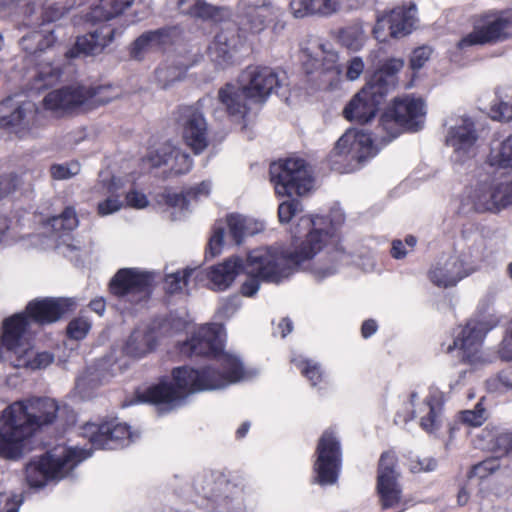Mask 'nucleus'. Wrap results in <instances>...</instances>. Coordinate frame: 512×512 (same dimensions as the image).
I'll return each instance as SVG.
<instances>
[{
    "label": "nucleus",
    "instance_id": "2",
    "mask_svg": "<svg viewBox=\"0 0 512 512\" xmlns=\"http://www.w3.org/2000/svg\"><path fill=\"white\" fill-rule=\"evenodd\" d=\"M58 404L48 397L19 400L8 405L0 420V448H17L57 418Z\"/></svg>",
    "mask_w": 512,
    "mask_h": 512
},
{
    "label": "nucleus",
    "instance_id": "20",
    "mask_svg": "<svg viewBox=\"0 0 512 512\" xmlns=\"http://www.w3.org/2000/svg\"><path fill=\"white\" fill-rule=\"evenodd\" d=\"M386 96L366 83L343 110L344 117L358 124H366L375 118Z\"/></svg>",
    "mask_w": 512,
    "mask_h": 512
},
{
    "label": "nucleus",
    "instance_id": "11",
    "mask_svg": "<svg viewBox=\"0 0 512 512\" xmlns=\"http://www.w3.org/2000/svg\"><path fill=\"white\" fill-rule=\"evenodd\" d=\"M512 38V8L483 15L473 30L462 37L457 48L494 45Z\"/></svg>",
    "mask_w": 512,
    "mask_h": 512
},
{
    "label": "nucleus",
    "instance_id": "10",
    "mask_svg": "<svg viewBox=\"0 0 512 512\" xmlns=\"http://www.w3.org/2000/svg\"><path fill=\"white\" fill-rule=\"evenodd\" d=\"M373 140L369 133L349 130L335 143L327 155V162L331 170L349 173L369 158L372 154Z\"/></svg>",
    "mask_w": 512,
    "mask_h": 512
},
{
    "label": "nucleus",
    "instance_id": "43",
    "mask_svg": "<svg viewBox=\"0 0 512 512\" xmlns=\"http://www.w3.org/2000/svg\"><path fill=\"white\" fill-rule=\"evenodd\" d=\"M134 0H99L91 10V17L96 21H108L122 14Z\"/></svg>",
    "mask_w": 512,
    "mask_h": 512
},
{
    "label": "nucleus",
    "instance_id": "53",
    "mask_svg": "<svg viewBox=\"0 0 512 512\" xmlns=\"http://www.w3.org/2000/svg\"><path fill=\"white\" fill-rule=\"evenodd\" d=\"M54 360V357L49 352H39L32 359L27 360L25 354L17 356L16 361L13 363L14 367H28L33 370L45 368L50 365Z\"/></svg>",
    "mask_w": 512,
    "mask_h": 512
},
{
    "label": "nucleus",
    "instance_id": "35",
    "mask_svg": "<svg viewBox=\"0 0 512 512\" xmlns=\"http://www.w3.org/2000/svg\"><path fill=\"white\" fill-rule=\"evenodd\" d=\"M315 464L316 481L320 485L334 484L338 478L340 450H318Z\"/></svg>",
    "mask_w": 512,
    "mask_h": 512
},
{
    "label": "nucleus",
    "instance_id": "58",
    "mask_svg": "<svg viewBox=\"0 0 512 512\" xmlns=\"http://www.w3.org/2000/svg\"><path fill=\"white\" fill-rule=\"evenodd\" d=\"M490 116L493 120L510 122L512 121V95L508 101H499L490 107Z\"/></svg>",
    "mask_w": 512,
    "mask_h": 512
},
{
    "label": "nucleus",
    "instance_id": "54",
    "mask_svg": "<svg viewBox=\"0 0 512 512\" xmlns=\"http://www.w3.org/2000/svg\"><path fill=\"white\" fill-rule=\"evenodd\" d=\"M459 419L462 423L469 426H481L486 420V409L484 408L482 402H478L474 406V409L461 411L459 414Z\"/></svg>",
    "mask_w": 512,
    "mask_h": 512
},
{
    "label": "nucleus",
    "instance_id": "42",
    "mask_svg": "<svg viewBox=\"0 0 512 512\" xmlns=\"http://www.w3.org/2000/svg\"><path fill=\"white\" fill-rule=\"evenodd\" d=\"M495 193H494V184H488V183H481L479 184L471 198H472V204L473 208L478 213H484V212H492L496 213L498 206H496L495 200Z\"/></svg>",
    "mask_w": 512,
    "mask_h": 512
},
{
    "label": "nucleus",
    "instance_id": "63",
    "mask_svg": "<svg viewBox=\"0 0 512 512\" xmlns=\"http://www.w3.org/2000/svg\"><path fill=\"white\" fill-rule=\"evenodd\" d=\"M20 185V178L15 173L0 175V200L14 193Z\"/></svg>",
    "mask_w": 512,
    "mask_h": 512
},
{
    "label": "nucleus",
    "instance_id": "60",
    "mask_svg": "<svg viewBox=\"0 0 512 512\" xmlns=\"http://www.w3.org/2000/svg\"><path fill=\"white\" fill-rule=\"evenodd\" d=\"M80 166L78 162L73 161L69 164H53L50 167L51 177L55 180L69 179L79 173Z\"/></svg>",
    "mask_w": 512,
    "mask_h": 512
},
{
    "label": "nucleus",
    "instance_id": "61",
    "mask_svg": "<svg viewBox=\"0 0 512 512\" xmlns=\"http://www.w3.org/2000/svg\"><path fill=\"white\" fill-rule=\"evenodd\" d=\"M390 24L391 22L387 12L379 15L372 30L374 38L379 42H386L388 39L393 38L389 27Z\"/></svg>",
    "mask_w": 512,
    "mask_h": 512
},
{
    "label": "nucleus",
    "instance_id": "25",
    "mask_svg": "<svg viewBox=\"0 0 512 512\" xmlns=\"http://www.w3.org/2000/svg\"><path fill=\"white\" fill-rule=\"evenodd\" d=\"M270 16L268 5L240 0L236 6L235 23L243 34H259L267 27Z\"/></svg>",
    "mask_w": 512,
    "mask_h": 512
},
{
    "label": "nucleus",
    "instance_id": "45",
    "mask_svg": "<svg viewBox=\"0 0 512 512\" xmlns=\"http://www.w3.org/2000/svg\"><path fill=\"white\" fill-rule=\"evenodd\" d=\"M179 6L185 13L204 20L214 19L219 14L217 7L203 0H180Z\"/></svg>",
    "mask_w": 512,
    "mask_h": 512
},
{
    "label": "nucleus",
    "instance_id": "40",
    "mask_svg": "<svg viewBox=\"0 0 512 512\" xmlns=\"http://www.w3.org/2000/svg\"><path fill=\"white\" fill-rule=\"evenodd\" d=\"M194 277L195 281H202L200 267H186L174 273L167 274L164 278L165 292L169 295L179 294L187 287L189 279Z\"/></svg>",
    "mask_w": 512,
    "mask_h": 512
},
{
    "label": "nucleus",
    "instance_id": "19",
    "mask_svg": "<svg viewBox=\"0 0 512 512\" xmlns=\"http://www.w3.org/2000/svg\"><path fill=\"white\" fill-rule=\"evenodd\" d=\"M396 458L392 450L382 453L379 460L377 491L383 509L395 508L401 504L402 489L398 483Z\"/></svg>",
    "mask_w": 512,
    "mask_h": 512
},
{
    "label": "nucleus",
    "instance_id": "26",
    "mask_svg": "<svg viewBox=\"0 0 512 512\" xmlns=\"http://www.w3.org/2000/svg\"><path fill=\"white\" fill-rule=\"evenodd\" d=\"M173 44L171 28L163 27L142 33L129 46V56L143 60L148 53L164 52Z\"/></svg>",
    "mask_w": 512,
    "mask_h": 512
},
{
    "label": "nucleus",
    "instance_id": "30",
    "mask_svg": "<svg viewBox=\"0 0 512 512\" xmlns=\"http://www.w3.org/2000/svg\"><path fill=\"white\" fill-rule=\"evenodd\" d=\"M218 100L231 118L244 120L250 111L243 83L241 86L226 83L218 90Z\"/></svg>",
    "mask_w": 512,
    "mask_h": 512
},
{
    "label": "nucleus",
    "instance_id": "36",
    "mask_svg": "<svg viewBox=\"0 0 512 512\" xmlns=\"http://www.w3.org/2000/svg\"><path fill=\"white\" fill-rule=\"evenodd\" d=\"M415 12L416 5L414 3L397 6L387 12L393 38H400L412 32Z\"/></svg>",
    "mask_w": 512,
    "mask_h": 512
},
{
    "label": "nucleus",
    "instance_id": "12",
    "mask_svg": "<svg viewBox=\"0 0 512 512\" xmlns=\"http://www.w3.org/2000/svg\"><path fill=\"white\" fill-rule=\"evenodd\" d=\"M223 372L211 365L194 368L188 373V377H194L196 389L203 391L224 388L228 384L237 383L248 378L242 361L235 355L222 352L219 356Z\"/></svg>",
    "mask_w": 512,
    "mask_h": 512
},
{
    "label": "nucleus",
    "instance_id": "64",
    "mask_svg": "<svg viewBox=\"0 0 512 512\" xmlns=\"http://www.w3.org/2000/svg\"><path fill=\"white\" fill-rule=\"evenodd\" d=\"M160 196L164 203L169 207L187 209L189 206V196L187 195V191L185 193H171L169 191H165Z\"/></svg>",
    "mask_w": 512,
    "mask_h": 512
},
{
    "label": "nucleus",
    "instance_id": "18",
    "mask_svg": "<svg viewBox=\"0 0 512 512\" xmlns=\"http://www.w3.org/2000/svg\"><path fill=\"white\" fill-rule=\"evenodd\" d=\"M177 114L184 143L194 154L202 153L209 145L208 127L202 112L194 106L183 105L178 107Z\"/></svg>",
    "mask_w": 512,
    "mask_h": 512
},
{
    "label": "nucleus",
    "instance_id": "55",
    "mask_svg": "<svg viewBox=\"0 0 512 512\" xmlns=\"http://www.w3.org/2000/svg\"><path fill=\"white\" fill-rule=\"evenodd\" d=\"M303 207L300 200L292 198L284 201L278 206V219L282 224L289 223L292 218L302 212Z\"/></svg>",
    "mask_w": 512,
    "mask_h": 512
},
{
    "label": "nucleus",
    "instance_id": "23",
    "mask_svg": "<svg viewBox=\"0 0 512 512\" xmlns=\"http://www.w3.org/2000/svg\"><path fill=\"white\" fill-rule=\"evenodd\" d=\"M116 35V28L109 24L101 25L93 31L78 36L72 47L65 52V57L74 59L81 56H98L114 41Z\"/></svg>",
    "mask_w": 512,
    "mask_h": 512
},
{
    "label": "nucleus",
    "instance_id": "47",
    "mask_svg": "<svg viewBox=\"0 0 512 512\" xmlns=\"http://www.w3.org/2000/svg\"><path fill=\"white\" fill-rule=\"evenodd\" d=\"M486 386L490 392L501 393L512 390V364L488 378Z\"/></svg>",
    "mask_w": 512,
    "mask_h": 512
},
{
    "label": "nucleus",
    "instance_id": "9",
    "mask_svg": "<svg viewBox=\"0 0 512 512\" xmlns=\"http://www.w3.org/2000/svg\"><path fill=\"white\" fill-rule=\"evenodd\" d=\"M499 323L500 318L494 314L484 320H468L454 334L451 343L441 344V350L447 354L457 350L462 363L474 364L481 358V348L487 333L497 327Z\"/></svg>",
    "mask_w": 512,
    "mask_h": 512
},
{
    "label": "nucleus",
    "instance_id": "51",
    "mask_svg": "<svg viewBox=\"0 0 512 512\" xmlns=\"http://www.w3.org/2000/svg\"><path fill=\"white\" fill-rule=\"evenodd\" d=\"M433 49L428 45H422L413 49L409 57V68L412 71V81L417 76V73L429 61Z\"/></svg>",
    "mask_w": 512,
    "mask_h": 512
},
{
    "label": "nucleus",
    "instance_id": "59",
    "mask_svg": "<svg viewBox=\"0 0 512 512\" xmlns=\"http://www.w3.org/2000/svg\"><path fill=\"white\" fill-rule=\"evenodd\" d=\"M417 239L413 235H407L404 239V242L400 239H394L391 243L390 254L394 259H403L406 257L408 250L405 249V245L409 247V250L412 251L416 246Z\"/></svg>",
    "mask_w": 512,
    "mask_h": 512
},
{
    "label": "nucleus",
    "instance_id": "41",
    "mask_svg": "<svg viewBox=\"0 0 512 512\" xmlns=\"http://www.w3.org/2000/svg\"><path fill=\"white\" fill-rule=\"evenodd\" d=\"M486 163L496 169H512V133L498 145L491 146Z\"/></svg>",
    "mask_w": 512,
    "mask_h": 512
},
{
    "label": "nucleus",
    "instance_id": "8",
    "mask_svg": "<svg viewBox=\"0 0 512 512\" xmlns=\"http://www.w3.org/2000/svg\"><path fill=\"white\" fill-rule=\"evenodd\" d=\"M44 120L43 113L31 101L17 102L9 96L0 102V128L19 139L36 137Z\"/></svg>",
    "mask_w": 512,
    "mask_h": 512
},
{
    "label": "nucleus",
    "instance_id": "34",
    "mask_svg": "<svg viewBox=\"0 0 512 512\" xmlns=\"http://www.w3.org/2000/svg\"><path fill=\"white\" fill-rule=\"evenodd\" d=\"M56 42V37L51 29L34 30L27 33L20 40V45L30 58V61H36L41 53L52 47Z\"/></svg>",
    "mask_w": 512,
    "mask_h": 512
},
{
    "label": "nucleus",
    "instance_id": "16",
    "mask_svg": "<svg viewBox=\"0 0 512 512\" xmlns=\"http://www.w3.org/2000/svg\"><path fill=\"white\" fill-rule=\"evenodd\" d=\"M77 302L73 298H36L26 305L22 312L29 324L45 326L57 322L76 310Z\"/></svg>",
    "mask_w": 512,
    "mask_h": 512
},
{
    "label": "nucleus",
    "instance_id": "7",
    "mask_svg": "<svg viewBox=\"0 0 512 512\" xmlns=\"http://www.w3.org/2000/svg\"><path fill=\"white\" fill-rule=\"evenodd\" d=\"M270 181L278 196H304L313 188L314 177L309 163L299 157L274 161L269 167Z\"/></svg>",
    "mask_w": 512,
    "mask_h": 512
},
{
    "label": "nucleus",
    "instance_id": "5",
    "mask_svg": "<svg viewBox=\"0 0 512 512\" xmlns=\"http://www.w3.org/2000/svg\"><path fill=\"white\" fill-rule=\"evenodd\" d=\"M54 450L30 461L25 468V479L32 489L43 488L50 481L64 478L78 463L92 456L93 450H63L55 455Z\"/></svg>",
    "mask_w": 512,
    "mask_h": 512
},
{
    "label": "nucleus",
    "instance_id": "24",
    "mask_svg": "<svg viewBox=\"0 0 512 512\" xmlns=\"http://www.w3.org/2000/svg\"><path fill=\"white\" fill-rule=\"evenodd\" d=\"M30 327L27 317L20 312L3 320L0 335V360H5L4 352L17 356L28 351L25 335Z\"/></svg>",
    "mask_w": 512,
    "mask_h": 512
},
{
    "label": "nucleus",
    "instance_id": "39",
    "mask_svg": "<svg viewBox=\"0 0 512 512\" xmlns=\"http://www.w3.org/2000/svg\"><path fill=\"white\" fill-rule=\"evenodd\" d=\"M307 56L308 58L303 62V69L306 74H312L317 71L322 74L334 73L340 75L342 73V68L338 64V54L334 51H325L323 49L321 59L311 57L310 55Z\"/></svg>",
    "mask_w": 512,
    "mask_h": 512
},
{
    "label": "nucleus",
    "instance_id": "46",
    "mask_svg": "<svg viewBox=\"0 0 512 512\" xmlns=\"http://www.w3.org/2000/svg\"><path fill=\"white\" fill-rule=\"evenodd\" d=\"M48 223L55 232L62 235L74 230L78 226L79 221L75 208L67 206L61 214L51 217Z\"/></svg>",
    "mask_w": 512,
    "mask_h": 512
},
{
    "label": "nucleus",
    "instance_id": "17",
    "mask_svg": "<svg viewBox=\"0 0 512 512\" xmlns=\"http://www.w3.org/2000/svg\"><path fill=\"white\" fill-rule=\"evenodd\" d=\"M246 98L263 103L271 93L280 87L278 73L268 66L249 65L240 74Z\"/></svg>",
    "mask_w": 512,
    "mask_h": 512
},
{
    "label": "nucleus",
    "instance_id": "14",
    "mask_svg": "<svg viewBox=\"0 0 512 512\" xmlns=\"http://www.w3.org/2000/svg\"><path fill=\"white\" fill-rule=\"evenodd\" d=\"M190 371H193L191 366L173 368V383L160 382L148 387L142 393V400L151 404H171L187 395L201 392L194 385V377L187 376Z\"/></svg>",
    "mask_w": 512,
    "mask_h": 512
},
{
    "label": "nucleus",
    "instance_id": "27",
    "mask_svg": "<svg viewBox=\"0 0 512 512\" xmlns=\"http://www.w3.org/2000/svg\"><path fill=\"white\" fill-rule=\"evenodd\" d=\"M242 266V260L235 257L210 266L207 269L200 268L202 281L207 280V287L213 291H225L232 285Z\"/></svg>",
    "mask_w": 512,
    "mask_h": 512
},
{
    "label": "nucleus",
    "instance_id": "22",
    "mask_svg": "<svg viewBox=\"0 0 512 512\" xmlns=\"http://www.w3.org/2000/svg\"><path fill=\"white\" fill-rule=\"evenodd\" d=\"M82 430L83 435L93 446H104L109 442L133 441L138 437L127 423L120 422L116 417L102 419L99 423L88 422Z\"/></svg>",
    "mask_w": 512,
    "mask_h": 512
},
{
    "label": "nucleus",
    "instance_id": "48",
    "mask_svg": "<svg viewBox=\"0 0 512 512\" xmlns=\"http://www.w3.org/2000/svg\"><path fill=\"white\" fill-rule=\"evenodd\" d=\"M226 221L229 236L236 245H240L248 230L246 218L239 214L232 213L227 215Z\"/></svg>",
    "mask_w": 512,
    "mask_h": 512
},
{
    "label": "nucleus",
    "instance_id": "44",
    "mask_svg": "<svg viewBox=\"0 0 512 512\" xmlns=\"http://www.w3.org/2000/svg\"><path fill=\"white\" fill-rule=\"evenodd\" d=\"M170 161H172V164L168 170L163 172V179L185 175L189 173L193 167V160L190 155L174 146Z\"/></svg>",
    "mask_w": 512,
    "mask_h": 512
},
{
    "label": "nucleus",
    "instance_id": "33",
    "mask_svg": "<svg viewBox=\"0 0 512 512\" xmlns=\"http://www.w3.org/2000/svg\"><path fill=\"white\" fill-rule=\"evenodd\" d=\"M29 88L36 92H41L56 85L63 74L59 65L53 62H36L32 69Z\"/></svg>",
    "mask_w": 512,
    "mask_h": 512
},
{
    "label": "nucleus",
    "instance_id": "57",
    "mask_svg": "<svg viewBox=\"0 0 512 512\" xmlns=\"http://www.w3.org/2000/svg\"><path fill=\"white\" fill-rule=\"evenodd\" d=\"M301 374L307 378L311 385L316 386L323 379V372L318 363L311 360H301L298 364Z\"/></svg>",
    "mask_w": 512,
    "mask_h": 512
},
{
    "label": "nucleus",
    "instance_id": "31",
    "mask_svg": "<svg viewBox=\"0 0 512 512\" xmlns=\"http://www.w3.org/2000/svg\"><path fill=\"white\" fill-rule=\"evenodd\" d=\"M404 65L405 62L402 58L391 57L385 59L367 83L387 97L395 89L398 83V73L403 69Z\"/></svg>",
    "mask_w": 512,
    "mask_h": 512
},
{
    "label": "nucleus",
    "instance_id": "52",
    "mask_svg": "<svg viewBox=\"0 0 512 512\" xmlns=\"http://www.w3.org/2000/svg\"><path fill=\"white\" fill-rule=\"evenodd\" d=\"M91 326L92 324L87 318L75 317L69 321L66 327V336L71 340H83L88 335Z\"/></svg>",
    "mask_w": 512,
    "mask_h": 512
},
{
    "label": "nucleus",
    "instance_id": "15",
    "mask_svg": "<svg viewBox=\"0 0 512 512\" xmlns=\"http://www.w3.org/2000/svg\"><path fill=\"white\" fill-rule=\"evenodd\" d=\"M172 321L155 317L143 328H135L127 338L123 352L132 358H142L156 350L162 338L172 335Z\"/></svg>",
    "mask_w": 512,
    "mask_h": 512
},
{
    "label": "nucleus",
    "instance_id": "38",
    "mask_svg": "<svg viewBox=\"0 0 512 512\" xmlns=\"http://www.w3.org/2000/svg\"><path fill=\"white\" fill-rule=\"evenodd\" d=\"M443 399H439L436 394H429L419 408V413L427 411V414L420 417V427L427 433H433L440 428V414L443 410Z\"/></svg>",
    "mask_w": 512,
    "mask_h": 512
},
{
    "label": "nucleus",
    "instance_id": "4",
    "mask_svg": "<svg viewBox=\"0 0 512 512\" xmlns=\"http://www.w3.org/2000/svg\"><path fill=\"white\" fill-rule=\"evenodd\" d=\"M426 103L413 94L397 96L391 100L380 116L379 124L386 132L385 143L399 137L404 132L415 133L424 127Z\"/></svg>",
    "mask_w": 512,
    "mask_h": 512
},
{
    "label": "nucleus",
    "instance_id": "56",
    "mask_svg": "<svg viewBox=\"0 0 512 512\" xmlns=\"http://www.w3.org/2000/svg\"><path fill=\"white\" fill-rule=\"evenodd\" d=\"M494 200L498 206L497 212L512 204V180L494 184Z\"/></svg>",
    "mask_w": 512,
    "mask_h": 512
},
{
    "label": "nucleus",
    "instance_id": "49",
    "mask_svg": "<svg viewBox=\"0 0 512 512\" xmlns=\"http://www.w3.org/2000/svg\"><path fill=\"white\" fill-rule=\"evenodd\" d=\"M339 252L333 251L328 253L323 264L313 265L310 269L311 273L317 280H323L326 277L334 275L338 270Z\"/></svg>",
    "mask_w": 512,
    "mask_h": 512
},
{
    "label": "nucleus",
    "instance_id": "37",
    "mask_svg": "<svg viewBox=\"0 0 512 512\" xmlns=\"http://www.w3.org/2000/svg\"><path fill=\"white\" fill-rule=\"evenodd\" d=\"M336 0H291L290 11L296 18L319 15L328 16L337 10Z\"/></svg>",
    "mask_w": 512,
    "mask_h": 512
},
{
    "label": "nucleus",
    "instance_id": "1",
    "mask_svg": "<svg viewBox=\"0 0 512 512\" xmlns=\"http://www.w3.org/2000/svg\"><path fill=\"white\" fill-rule=\"evenodd\" d=\"M313 228L293 251L278 248H256L246 258L247 279L240 287L245 297H253L260 281L280 283L312 260L335 235V228L326 216L310 220Z\"/></svg>",
    "mask_w": 512,
    "mask_h": 512
},
{
    "label": "nucleus",
    "instance_id": "3",
    "mask_svg": "<svg viewBox=\"0 0 512 512\" xmlns=\"http://www.w3.org/2000/svg\"><path fill=\"white\" fill-rule=\"evenodd\" d=\"M110 89V85H66L47 93L42 103L44 109L56 117L71 116L109 103L114 98L112 94L107 93Z\"/></svg>",
    "mask_w": 512,
    "mask_h": 512
},
{
    "label": "nucleus",
    "instance_id": "50",
    "mask_svg": "<svg viewBox=\"0 0 512 512\" xmlns=\"http://www.w3.org/2000/svg\"><path fill=\"white\" fill-rule=\"evenodd\" d=\"M171 155H173V146L165 143L154 150H150L143 160L152 168H159L170 162Z\"/></svg>",
    "mask_w": 512,
    "mask_h": 512
},
{
    "label": "nucleus",
    "instance_id": "21",
    "mask_svg": "<svg viewBox=\"0 0 512 512\" xmlns=\"http://www.w3.org/2000/svg\"><path fill=\"white\" fill-rule=\"evenodd\" d=\"M224 350L219 328L214 324L200 327L180 345V351L188 356L218 359Z\"/></svg>",
    "mask_w": 512,
    "mask_h": 512
},
{
    "label": "nucleus",
    "instance_id": "29",
    "mask_svg": "<svg viewBox=\"0 0 512 512\" xmlns=\"http://www.w3.org/2000/svg\"><path fill=\"white\" fill-rule=\"evenodd\" d=\"M478 134L475 129L474 122L465 117L460 125H456L449 129L446 143L454 148L456 154L460 157H469L474 154Z\"/></svg>",
    "mask_w": 512,
    "mask_h": 512
},
{
    "label": "nucleus",
    "instance_id": "62",
    "mask_svg": "<svg viewBox=\"0 0 512 512\" xmlns=\"http://www.w3.org/2000/svg\"><path fill=\"white\" fill-rule=\"evenodd\" d=\"M499 460L498 458H489L486 459L472 467L470 470L468 477L472 478L474 476L479 478H484L488 474L493 473L495 470L499 468Z\"/></svg>",
    "mask_w": 512,
    "mask_h": 512
},
{
    "label": "nucleus",
    "instance_id": "32",
    "mask_svg": "<svg viewBox=\"0 0 512 512\" xmlns=\"http://www.w3.org/2000/svg\"><path fill=\"white\" fill-rule=\"evenodd\" d=\"M209 55L216 66L225 69L237 64L242 60L237 45L231 43L224 35H217L209 47Z\"/></svg>",
    "mask_w": 512,
    "mask_h": 512
},
{
    "label": "nucleus",
    "instance_id": "28",
    "mask_svg": "<svg viewBox=\"0 0 512 512\" xmlns=\"http://www.w3.org/2000/svg\"><path fill=\"white\" fill-rule=\"evenodd\" d=\"M473 271L471 268H466L465 261L459 256H450L443 264H437L431 268L428 277L434 285L448 288L455 286Z\"/></svg>",
    "mask_w": 512,
    "mask_h": 512
},
{
    "label": "nucleus",
    "instance_id": "13",
    "mask_svg": "<svg viewBox=\"0 0 512 512\" xmlns=\"http://www.w3.org/2000/svg\"><path fill=\"white\" fill-rule=\"evenodd\" d=\"M192 487L197 495L217 507H222L229 498L242 492L244 485L239 477H230L221 471L205 470L195 475Z\"/></svg>",
    "mask_w": 512,
    "mask_h": 512
},
{
    "label": "nucleus",
    "instance_id": "6",
    "mask_svg": "<svg viewBox=\"0 0 512 512\" xmlns=\"http://www.w3.org/2000/svg\"><path fill=\"white\" fill-rule=\"evenodd\" d=\"M154 287L155 274L138 268H120L108 284L110 294L131 312L149 303Z\"/></svg>",
    "mask_w": 512,
    "mask_h": 512
}]
</instances>
